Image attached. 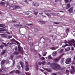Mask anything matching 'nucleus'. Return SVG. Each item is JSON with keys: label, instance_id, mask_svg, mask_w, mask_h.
Listing matches in <instances>:
<instances>
[{"label": "nucleus", "instance_id": "6", "mask_svg": "<svg viewBox=\"0 0 75 75\" xmlns=\"http://www.w3.org/2000/svg\"><path fill=\"white\" fill-rule=\"evenodd\" d=\"M18 51H23V48L21 47L20 45H18Z\"/></svg>", "mask_w": 75, "mask_h": 75}, {"label": "nucleus", "instance_id": "39", "mask_svg": "<svg viewBox=\"0 0 75 75\" xmlns=\"http://www.w3.org/2000/svg\"><path fill=\"white\" fill-rule=\"evenodd\" d=\"M6 5H7L6 6V7H8V6H9V7L10 6V5H9V4L8 3H6Z\"/></svg>", "mask_w": 75, "mask_h": 75}, {"label": "nucleus", "instance_id": "27", "mask_svg": "<svg viewBox=\"0 0 75 75\" xmlns=\"http://www.w3.org/2000/svg\"><path fill=\"white\" fill-rule=\"evenodd\" d=\"M70 42L72 43H75V40L74 39L71 40H70Z\"/></svg>", "mask_w": 75, "mask_h": 75}, {"label": "nucleus", "instance_id": "57", "mask_svg": "<svg viewBox=\"0 0 75 75\" xmlns=\"http://www.w3.org/2000/svg\"><path fill=\"white\" fill-rule=\"evenodd\" d=\"M41 64H42L41 63H38V64H39V65H41Z\"/></svg>", "mask_w": 75, "mask_h": 75}, {"label": "nucleus", "instance_id": "4", "mask_svg": "<svg viewBox=\"0 0 75 75\" xmlns=\"http://www.w3.org/2000/svg\"><path fill=\"white\" fill-rule=\"evenodd\" d=\"M32 5L34 6L38 7L39 6V4L37 2H33Z\"/></svg>", "mask_w": 75, "mask_h": 75}, {"label": "nucleus", "instance_id": "7", "mask_svg": "<svg viewBox=\"0 0 75 75\" xmlns=\"http://www.w3.org/2000/svg\"><path fill=\"white\" fill-rule=\"evenodd\" d=\"M73 7H71L68 10L69 13H72L73 12Z\"/></svg>", "mask_w": 75, "mask_h": 75}, {"label": "nucleus", "instance_id": "61", "mask_svg": "<svg viewBox=\"0 0 75 75\" xmlns=\"http://www.w3.org/2000/svg\"><path fill=\"white\" fill-rule=\"evenodd\" d=\"M57 1H58L57 0H55V3L57 2Z\"/></svg>", "mask_w": 75, "mask_h": 75}, {"label": "nucleus", "instance_id": "37", "mask_svg": "<svg viewBox=\"0 0 75 75\" xmlns=\"http://www.w3.org/2000/svg\"><path fill=\"white\" fill-rule=\"evenodd\" d=\"M42 64L43 65H44L46 63L44 61V62H42Z\"/></svg>", "mask_w": 75, "mask_h": 75}, {"label": "nucleus", "instance_id": "23", "mask_svg": "<svg viewBox=\"0 0 75 75\" xmlns=\"http://www.w3.org/2000/svg\"><path fill=\"white\" fill-rule=\"evenodd\" d=\"M45 58L44 57H41V58H40V59L41 61H44L45 60Z\"/></svg>", "mask_w": 75, "mask_h": 75}, {"label": "nucleus", "instance_id": "58", "mask_svg": "<svg viewBox=\"0 0 75 75\" xmlns=\"http://www.w3.org/2000/svg\"><path fill=\"white\" fill-rule=\"evenodd\" d=\"M46 55V54L45 53L44 54H43V56H45Z\"/></svg>", "mask_w": 75, "mask_h": 75}, {"label": "nucleus", "instance_id": "50", "mask_svg": "<svg viewBox=\"0 0 75 75\" xmlns=\"http://www.w3.org/2000/svg\"><path fill=\"white\" fill-rule=\"evenodd\" d=\"M54 24H59V23L58 22H55V23H53Z\"/></svg>", "mask_w": 75, "mask_h": 75}, {"label": "nucleus", "instance_id": "38", "mask_svg": "<svg viewBox=\"0 0 75 75\" xmlns=\"http://www.w3.org/2000/svg\"><path fill=\"white\" fill-rule=\"evenodd\" d=\"M2 44L3 45H4V46H5V47H7V44H6L4 43V42H2Z\"/></svg>", "mask_w": 75, "mask_h": 75}, {"label": "nucleus", "instance_id": "48", "mask_svg": "<svg viewBox=\"0 0 75 75\" xmlns=\"http://www.w3.org/2000/svg\"><path fill=\"white\" fill-rule=\"evenodd\" d=\"M20 56H18L16 57V58L17 59H18L20 58Z\"/></svg>", "mask_w": 75, "mask_h": 75}, {"label": "nucleus", "instance_id": "33", "mask_svg": "<svg viewBox=\"0 0 75 75\" xmlns=\"http://www.w3.org/2000/svg\"><path fill=\"white\" fill-rule=\"evenodd\" d=\"M69 46V45L68 44H66L65 45H64L63 46H62V47H65L66 46Z\"/></svg>", "mask_w": 75, "mask_h": 75}, {"label": "nucleus", "instance_id": "36", "mask_svg": "<svg viewBox=\"0 0 75 75\" xmlns=\"http://www.w3.org/2000/svg\"><path fill=\"white\" fill-rule=\"evenodd\" d=\"M64 61V59L63 58H62V59L61 60V63L62 64L63 63Z\"/></svg>", "mask_w": 75, "mask_h": 75}, {"label": "nucleus", "instance_id": "55", "mask_svg": "<svg viewBox=\"0 0 75 75\" xmlns=\"http://www.w3.org/2000/svg\"><path fill=\"white\" fill-rule=\"evenodd\" d=\"M36 69H38V66H36Z\"/></svg>", "mask_w": 75, "mask_h": 75}, {"label": "nucleus", "instance_id": "5", "mask_svg": "<svg viewBox=\"0 0 75 75\" xmlns=\"http://www.w3.org/2000/svg\"><path fill=\"white\" fill-rule=\"evenodd\" d=\"M60 59L59 58H57L56 59H53V61L55 62H58L59 61V60Z\"/></svg>", "mask_w": 75, "mask_h": 75}, {"label": "nucleus", "instance_id": "32", "mask_svg": "<svg viewBox=\"0 0 75 75\" xmlns=\"http://www.w3.org/2000/svg\"><path fill=\"white\" fill-rule=\"evenodd\" d=\"M12 36H10L9 35L8 36V39H9L10 38H12Z\"/></svg>", "mask_w": 75, "mask_h": 75}, {"label": "nucleus", "instance_id": "62", "mask_svg": "<svg viewBox=\"0 0 75 75\" xmlns=\"http://www.w3.org/2000/svg\"><path fill=\"white\" fill-rule=\"evenodd\" d=\"M21 75H25V74H21Z\"/></svg>", "mask_w": 75, "mask_h": 75}, {"label": "nucleus", "instance_id": "47", "mask_svg": "<svg viewBox=\"0 0 75 75\" xmlns=\"http://www.w3.org/2000/svg\"><path fill=\"white\" fill-rule=\"evenodd\" d=\"M1 4H2V5H4L5 4V3L3 2H2L1 3Z\"/></svg>", "mask_w": 75, "mask_h": 75}, {"label": "nucleus", "instance_id": "26", "mask_svg": "<svg viewBox=\"0 0 75 75\" xmlns=\"http://www.w3.org/2000/svg\"><path fill=\"white\" fill-rule=\"evenodd\" d=\"M4 47V46L3 45H1L0 46V49H2Z\"/></svg>", "mask_w": 75, "mask_h": 75}, {"label": "nucleus", "instance_id": "54", "mask_svg": "<svg viewBox=\"0 0 75 75\" xmlns=\"http://www.w3.org/2000/svg\"><path fill=\"white\" fill-rule=\"evenodd\" d=\"M13 22L14 23H17V21H15V20H13Z\"/></svg>", "mask_w": 75, "mask_h": 75}, {"label": "nucleus", "instance_id": "42", "mask_svg": "<svg viewBox=\"0 0 75 75\" xmlns=\"http://www.w3.org/2000/svg\"><path fill=\"white\" fill-rule=\"evenodd\" d=\"M71 74H74V71H71Z\"/></svg>", "mask_w": 75, "mask_h": 75}, {"label": "nucleus", "instance_id": "64", "mask_svg": "<svg viewBox=\"0 0 75 75\" xmlns=\"http://www.w3.org/2000/svg\"><path fill=\"white\" fill-rule=\"evenodd\" d=\"M60 12H61L64 13V11H60Z\"/></svg>", "mask_w": 75, "mask_h": 75}, {"label": "nucleus", "instance_id": "15", "mask_svg": "<svg viewBox=\"0 0 75 75\" xmlns=\"http://www.w3.org/2000/svg\"><path fill=\"white\" fill-rule=\"evenodd\" d=\"M70 49V47H68L67 49H65V51L67 52L69 51Z\"/></svg>", "mask_w": 75, "mask_h": 75}, {"label": "nucleus", "instance_id": "22", "mask_svg": "<svg viewBox=\"0 0 75 75\" xmlns=\"http://www.w3.org/2000/svg\"><path fill=\"white\" fill-rule=\"evenodd\" d=\"M48 58L49 59H53L52 57H51V55H49L48 56Z\"/></svg>", "mask_w": 75, "mask_h": 75}, {"label": "nucleus", "instance_id": "20", "mask_svg": "<svg viewBox=\"0 0 75 75\" xmlns=\"http://www.w3.org/2000/svg\"><path fill=\"white\" fill-rule=\"evenodd\" d=\"M6 62V61L5 60H3L1 62V64H2V65H4V63H5V62Z\"/></svg>", "mask_w": 75, "mask_h": 75}, {"label": "nucleus", "instance_id": "49", "mask_svg": "<svg viewBox=\"0 0 75 75\" xmlns=\"http://www.w3.org/2000/svg\"><path fill=\"white\" fill-rule=\"evenodd\" d=\"M15 51H17L18 50V47H15Z\"/></svg>", "mask_w": 75, "mask_h": 75}, {"label": "nucleus", "instance_id": "2", "mask_svg": "<svg viewBox=\"0 0 75 75\" xmlns=\"http://www.w3.org/2000/svg\"><path fill=\"white\" fill-rule=\"evenodd\" d=\"M27 40L28 41V42H29L28 43L30 45L31 47H32L34 45V42H33V41H32L31 40Z\"/></svg>", "mask_w": 75, "mask_h": 75}, {"label": "nucleus", "instance_id": "17", "mask_svg": "<svg viewBox=\"0 0 75 75\" xmlns=\"http://www.w3.org/2000/svg\"><path fill=\"white\" fill-rule=\"evenodd\" d=\"M25 70L27 71H28L29 70V68H28V66L26 65L25 67Z\"/></svg>", "mask_w": 75, "mask_h": 75}, {"label": "nucleus", "instance_id": "41", "mask_svg": "<svg viewBox=\"0 0 75 75\" xmlns=\"http://www.w3.org/2000/svg\"><path fill=\"white\" fill-rule=\"evenodd\" d=\"M13 61V65H14L15 63H16V62H15V60L14 59L13 60H12Z\"/></svg>", "mask_w": 75, "mask_h": 75}, {"label": "nucleus", "instance_id": "1", "mask_svg": "<svg viewBox=\"0 0 75 75\" xmlns=\"http://www.w3.org/2000/svg\"><path fill=\"white\" fill-rule=\"evenodd\" d=\"M50 66L53 69L56 70H60L61 69V67L59 64L54 63H53L50 65Z\"/></svg>", "mask_w": 75, "mask_h": 75}, {"label": "nucleus", "instance_id": "24", "mask_svg": "<svg viewBox=\"0 0 75 75\" xmlns=\"http://www.w3.org/2000/svg\"><path fill=\"white\" fill-rule=\"evenodd\" d=\"M63 50L64 49H62L59 52V54L62 53L63 52Z\"/></svg>", "mask_w": 75, "mask_h": 75}, {"label": "nucleus", "instance_id": "13", "mask_svg": "<svg viewBox=\"0 0 75 75\" xmlns=\"http://www.w3.org/2000/svg\"><path fill=\"white\" fill-rule=\"evenodd\" d=\"M6 52V51L5 50H3L2 52H1V54L2 55H3L5 54Z\"/></svg>", "mask_w": 75, "mask_h": 75}, {"label": "nucleus", "instance_id": "21", "mask_svg": "<svg viewBox=\"0 0 75 75\" xmlns=\"http://www.w3.org/2000/svg\"><path fill=\"white\" fill-rule=\"evenodd\" d=\"M14 44V43L13 42H11L10 43L9 45V46L10 47H12V45H13Z\"/></svg>", "mask_w": 75, "mask_h": 75}, {"label": "nucleus", "instance_id": "59", "mask_svg": "<svg viewBox=\"0 0 75 75\" xmlns=\"http://www.w3.org/2000/svg\"><path fill=\"white\" fill-rule=\"evenodd\" d=\"M73 46L74 47H75V43L74 44H73Z\"/></svg>", "mask_w": 75, "mask_h": 75}, {"label": "nucleus", "instance_id": "12", "mask_svg": "<svg viewBox=\"0 0 75 75\" xmlns=\"http://www.w3.org/2000/svg\"><path fill=\"white\" fill-rule=\"evenodd\" d=\"M34 14L35 15H37L38 13V11L37 10H35L34 11Z\"/></svg>", "mask_w": 75, "mask_h": 75}, {"label": "nucleus", "instance_id": "56", "mask_svg": "<svg viewBox=\"0 0 75 75\" xmlns=\"http://www.w3.org/2000/svg\"><path fill=\"white\" fill-rule=\"evenodd\" d=\"M52 75H57V74L55 73H54V74H52Z\"/></svg>", "mask_w": 75, "mask_h": 75}, {"label": "nucleus", "instance_id": "35", "mask_svg": "<svg viewBox=\"0 0 75 75\" xmlns=\"http://www.w3.org/2000/svg\"><path fill=\"white\" fill-rule=\"evenodd\" d=\"M64 43L65 44H67V43H68L69 44V42H68L66 40H65L64 41Z\"/></svg>", "mask_w": 75, "mask_h": 75}, {"label": "nucleus", "instance_id": "34", "mask_svg": "<svg viewBox=\"0 0 75 75\" xmlns=\"http://www.w3.org/2000/svg\"><path fill=\"white\" fill-rule=\"evenodd\" d=\"M17 67L18 69L20 70L21 69V67L19 66V65L17 66Z\"/></svg>", "mask_w": 75, "mask_h": 75}, {"label": "nucleus", "instance_id": "9", "mask_svg": "<svg viewBox=\"0 0 75 75\" xmlns=\"http://www.w3.org/2000/svg\"><path fill=\"white\" fill-rule=\"evenodd\" d=\"M59 47H52L50 48V49L52 50H56V49L59 48Z\"/></svg>", "mask_w": 75, "mask_h": 75}, {"label": "nucleus", "instance_id": "11", "mask_svg": "<svg viewBox=\"0 0 75 75\" xmlns=\"http://www.w3.org/2000/svg\"><path fill=\"white\" fill-rule=\"evenodd\" d=\"M57 54V51H54L53 52V53L52 54L53 56H55Z\"/></svg>", "mask_w": 75, "mask_h": 75}, {"label": "nucleus", "instance_id": "60", "mask_svg": "<svg viewBox=\"0 0 75 75\" xmlns=\"http://www.w3.org/2000/svg\"><path fill=\"white\" fill-rule=\"evenodd\" d=\"M43 14V13H39V15H42Z\"/></svg>", "mask_w": 75, "mask_h": 75}, {"label": "nucleus", "instance_id": "14", "mask_svg": "<svg viewBox=\"0 0 75 75\" xmlns=\"http://www.w3.org/2000/svg\"><path fill=\"white\" fill-rule=\"evenodd\" d=\"M19 52H15L13 53V55H18L19 54Z\"/></svg>", "mask_w": 75, "mask_h": 75}, {"label": "nucleus", "instance_id": "19", "mask_svg": "<svg viewBox=\"0 0 75 75\" xmlns=\"http://www.w3.org/2000/svg\"><path fill=\"white\" fill-rule=\"evenodd\" d=\"M39 23H42V24H44L45 23V22H44V21H39Z\"/></svg>", "mask_w": 75, "mask_h": 75}, {"label": "nucleus", "instance_id": "63", "mask_svg": "<svg viewBox=\"0 0 75 75\" xmlns=\"http://www.w3.org/2000/svg\"><path fill=\"white\" fill-rule=\"evenodd\" d=\"M73 60L74 61L75 60V57H74L73 58Z\"/></svg>", "mask_w": 75, "mask_h": 75}, {"label": "nucleus", "instance_id": "28", "mask_svg": "<svg viewBox=\"0 0 75 75\" xmlns=\"http://www.w3.org/2000/svg\"><path fill=\"white\" fill-rule=\"evenodd\" d=\"M5 34H0V36L3 37H5Z\"/></svg>", "mask_w": 75, "mask_h": 75}, {"label": "nucleus", "instance_id": "43", "mask_svg": "<svg viewBox=\"0 0 75 75\" xmlns=\"http://www.w3.org/2000/svg\"><path fill=\"white\" fill-rule=\"evenodd\" d=\"M69 1V0H64L65 2L66 3H67Z\"/></svg>", "mask_w": 75, "mask_h": 75}, {"label": "nucleus", "instance_id": "45", "mask_svg": "<svg viewBox=\"0 0 75 75\" xmlns=\"http://www.w3.org/2000/svg\"><path fill=\"white\" fill-rule=\"evenodd\" d=\"M15 42H16L17 44H20V43L17 41L15 40Z\"/></svg>", "mask_w": 75, "mask_h": 75}, {"label": "nucleus", "instance_id": "40", "mask_svg": "<svg viewBox=\"0 0 75 75\" xmlns=\"http://www.w3.org/2000/svg\"><path fill=\"white\" fill-rule=\"evenodd\" d=\"M19 7L18 6H16L14 7V8H15V9H17Z\"/></svg>", "mask_w": 75, "mask_h": 75}, {"label": "nucleus", "instance_id": "44", "mask_svg": "<svg viewBox=\"0 0 75 75\" xmlns=\"http://www.w3.org/2000/svg\"><path fill=\"white\" fill-rule=\"evenodd\" d=\"M5 68L4 67H2L1 68V71H3V70H5Z\"/></svg>", "mask_w": 75, "mask_h": 75}, {"label": "nucleus", "instance_id": "31", "mask_svg": "<svg viewBox=\"0 0 75 75\" xmlns=\"http://www.w3.org/2000/svg\"><path fill=\"white\" fill-rule=\"evenodd\" d=\"M4 31V30L2 28L0 29V33H2Z\"/></svg>", "mask_w": 75, "mask_h": 75}, {"label": "nucleus", "instance_id": "16", "mask_svg": "<svg viewBox=\"0 0 75 75\" xmlns=\"http://www.w3.org/2000/svg\"><path fill=\"white\" fill-rule=\"evenodd\" d=\"M15 73L17 74H20L21 73V72L19 71L18 70H16L15 71Z\"/></svg>", "mask_w": 75, "mask_h": 75}, {"label": "nucleus", "instance_id": "52", "mask_svg": "<svg viewBox=\"0 0 75 75\" xmlns=\"http://www.w3.org/2000/svg\"><path fill=\"white\" fill-rule=\"evenodd\" d=\"M74 48L73 47H71V50L72 51H74Z\"/></svg>", "mask_w": 75, "mask_h": 75}, {"label": "nucleus", "instance_id": "10", "mask_svg": "<svg viewBox=\"0 0 75 75\" xmlns=\"http://www.w3.org/2000/svg\"><path fill=\"white\" fill-rule=\"evenodd\" d=\"M71 7V5H70V4H67V6H66V9H68L69 8H70Z\"/></svg>", "mask_w": 75, "mask_h": 75}, {"label": "nucleus", "instance_id": "46", "mask_svg": "<svg viewBox=\"0 0 75 75\" xmlns=\"http://www.w3.org/2000/svg\"><path fill=\"white\" fill-rule=\"evenodd\" d=\"M24 2L26 3L27 4H29V3L28 2L27 0H25V1Z\"/></svg>", "mask_w": 75, "mask_h": 75}, {"label": "nucleus", "instance_id": "30", "mask_svg": "<svg viewBox=\"0 0 75 75\" xmlns=\"http://www.w3.org/2000/svg\"><path fill=\"white\" fill-rule=\"evenodd\" d=\"M5 26V25L4 24H0V27H4Z\"/></svg>", "mask_w": 75, "mask_h": 75}, {"label": "nucleus", "instance_id": "51", "mask_svg": "<svg viewBox=\"0 0 75 75\" xmlns=\"http://www.w3.org/2000/svg\"><path fill=\"white\" fill-rule=\"evenodd\" d=\"M13 56L12 55H11V58L12 60V59H13Z\"/></svg>", "mask_w": 75, "mask_h": 75}, {"label": "nucleus", "instance_id": "25", "mask_svg": "<svg viewBox=\"0 0 75 75\" xmlns=\"http://www.w3.org/2000/svg\"><path fill=\"white\" fill-rule=\"evenodd\" d=\"M9 40L11 42H15V41H16V40H14V39L10 40Z\"/></svg>", "mask_w": 75, "mask_h": 75}, {"label": "nucleus", "instance_id": "29", "mask_svg": "<svg viewBox=\"0 0 75 75\" xmlns=\"http://www.w3.org/2000/svg\"><path fill=\"white\" fill-rule=\"evenodd\" d=\"M15 72V70H13V71H11L9 72V74H12L14 73Z\"/></svg>", "mask_w": 75, "mask_h": 75}, {"label": "nucleus", "instance_id": "3", "mask_svg": "<svg viewBox=\"0 0 75 75\" xmlns=\"http://www.w3.org/2000/svg\"><path fill=\"white\" fill-rule=\"evenodd\" d=\"M71 62V58H70L69 59H68L66 60L65 63L67 64H70Z\"/></svg>", "mask_w": 75, "mask_h": 75}, {"label": "nucleus", "instance_id": "18", "mask_svg": "<svg viewBox=\"0 0 75 75\" xmlns=\"http://www.w3.org/2000/svg\"><path fill=\"white\" fill-rule=\"evenodd\" d=\"M66 73L67 74V75H69V71L68 70H66Z\"/></svg>", "mask_w": 75, "mask_h": 75}, {"label": "nucleus", "instance_id": "8", "mask_svg": "<svg viewBox=\"0 0 75 75\" xmlns=\"http://www.w3.org/2000/svg\"><path fill=\"white\" fill-rule=\"evenodd\" d=\"M20 64L21 65V66L22 69H24V64H23V62H20Z\"/></svg>", "mask_w": 75, "mask_h": 75}, {"label": "nucleus", "instance_id": "53", "mask_svg": "<svg viewBox=\"0 0 75 75\" xmlns=\"http://www.w3.org/2000/svg\"><path fill=\"white\" fill-rule=\"evenodd\" d=\"M47 65H49L50 64H51V63L50 62H48L47 64Z\"/></svg>", "mask_w": 75, "mask_h": 75}]
</instances>
